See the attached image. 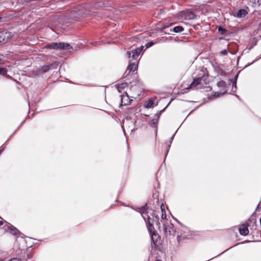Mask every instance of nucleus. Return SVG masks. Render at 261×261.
<instances>
[{"label":"nucleus","instance_id":"4468645a","mask_svg":"<svg viewBox=\"0 0 261 261\" xmlns=\"http://www.w3.org/2000/svg\"><path fill=\"white\" fill-rule=\"evenodd\" d=\"M174 135H175V134H174V135H173V136H172V137L169 139V140H168V141L166 142V144H167V145L168 148H167V150H166V154H165V158L166 157V156H167V153H168V151H169V148H170V146H171V143H172V140H173V138H174Z\"/></svg>","mask_w":261,"mask_h":261},{"label":"nucleus","instance_id":"c85d7f7f","mask_svg":"<svg viewBox=\"0 0 261 261\" xmlns=\"http://www.w3.org/2000/svg\"><path fill=\"white\" fill-rule=\"evenodd\" d=\"M161 218L162 219H166V212L165 211V213H162Z\"/></svg>","mask_w":261,"mask_h":261},{"label":"nucleus","instance_id":"5701e85b","mask_svg":"<svg viewBox=\"0 0 261 261\" xmlns=\"http://www.w3.org/2000/svg\"><path fill=\"white\" fill-rule=\"evenodd\" d=\"M104 43H105V42H103V41H95V42L92 43V44L94 46H97V45H101V44H104Z\"/></svg>","mask_w":261,"mask_h":261},{"label":"nucleus","instance_id":"6e6552de","mask_svg":"<svg viewBox=\"0 0 261 261\" xmlns=\"http://www.w3.org/2000/svg\"><path fill=\"white\" fill-rule=\"evenodd\" d=\"M181 16L185 20H191L194 19L196 15L192 11H186L181 12Z\"/></svg>","mask_w":261,"mask_h":261},{"label":"nucleus","instance_id":"ddd939ff","mask_svg":"<svg viewBox=\"0 0 261 261\" xmlns=\"http://www.w3.org/2000/svg\"><path fill=\"white\" fill-rule=\"evenodd\" d=\"M8 228L10 230L11 233L13 235H16L19 232V230L12 225L8 226Z\"/></svg>","mask_w":261,"mask_h":261},{"label":"nucleus","instance_id":"a878e982","mask_svg":"<svg viewBox=\"0 0 261 261\" xmlns=\"http://www.w3.org/2000/svg\"><path fill=\"white\" fill-rule=\"evenodd\" d=\"M253 3L258 6L261 5V0H253Z\"/></svg>","mask_w":261,"mask_h":261},{"label":"nucleus","instance_id":"c9c22d12","mask_svg":"<svg viewBox=\"0 0 261 261\" xmlns=\"http://www.w3.org/2000/svg\"><path fill=\"white\" fill-rule=\"evenodd\" d=\"M180 236L179 234L177 235V239L178 240V239L179 238Z\"/></svg>","mask_w":261,"mask_h":261},{"label":"nucleus","instance_id":"412c9836","mask_svg":"<svg viewBox=\"0 0 261 261\" xmlns=\"http://www.w3.org/2000/svg\"><path fill=\"white\" fill-rule=\"evenodd\" d=\"M238 76V75L237 74L234 77V81L233 82V84H232V90H233V88H234L235 90H236V89H237V80Z\"/></svg>","mask_w":261,"mask_h":261},{"label":"nucleus","instance_id":"2eb2a0df","mask_svg":"<svg viewBox=\"0 0 261 261\" xmlns=\"http://www.w3.org/2000/svg\"><path fill=\"white\" fill-rule=\"evenodd\" d=\"M127 86V84L126 83H122L121 84H119L117 85V88L119 93L121 92V90L124 89L125 87Z\"/></svg>","mask_w":261,"mask_h":261},{"label":"nucleus","instance_id":"cd10ccee","mask_svg":"<svg viewBox=\"0 0 261 261\" xmlns=\"http://www.w3.org/2000/svg\"><path fill=\"white\" fill-rule=\"evenodd\" d=\"M154 221L156 222V224L160 227V222L159 221V218L158 216H155V220Z\"/></svg>","mask_w":261,"mask_h":261},{"label":"nucleus","instance_id":"f257e3e1","mask_svg":"<svg viewBox=\"0 0 261 261\" xmlns=\"http://www.w3.org/2000/svg\"><path fill=\"white\" fill-rule=\"evenodd\" d=\"M197 76L193 78V81L189 86L187 89H199L201 88L206 84V80L207 79V72L205 68L197 69L195 72Z\"/></svg>","mask_w":261,"mask_h":261},{"label":"nucleus","instance_id":"f03ea898","mask_svg":"<svg viewBox=\"0 0 261 261\" xmlns=\"http://www.w3.org/2000/svg\"><path fill=\"white\" fill-rule=\"evenodd\" d=\"M45 47L50 49H65L68 50L71 48L69 44L64 42H53L45 46Z\"/></svg>","mask_w":261,"mask_h":261},{"label":"nucleus","instance_id":"0eeeda50","mask_svg":"<svg viewBox=\"0 0 261 261\" xmlns=\"http://www.w3.org/2000/svg\"><path fill=\"white\" fill-rule=\"evenodd\" d=\"M120 97H121V99L119 107L130 104L131 100L126 92H125L123 94H121Z\"/></svg>","mask_w":261,"mask_h":261},{"label":"nucleus","instance_id":"f3484780","mask_svg":"<svg viewBox=\"0 0 261 261\" xmlns=\"http://www.w3.org/2000/svg\"><path fill=\"white\" fill-rule=\"evenodd\" d=\"M50 66H51V65H44L43 67H42L41 69H40V71L41 72H46L47 71H48L50 68Z\"/></svg>","mask_w":261,"mask_h":261},{"label":"nucleus","instance_id":"c756f323","mask_svg":"<svg viewBox=\"0 0 261 261\" xmlns=\"http://www.w3.org/2000/svg\"><path fill=\"white\" fill-rule=\"evenodd\" d=\"M161 212L162 213H165V207H164V205L162 204L161 205Z\"/></svg>","mask_w":261,"mask_h":261},{"label":"nucleus","instance_id":"b1692460","mask_svg":"<svg viewBox=\"0 0 261 261\" xmlns=\"http://www.w3.org/2000/svg\"><path fill=\"white\" fill-rule=\"evenodd\" d=\"M220 54L222 56H226L228 54V51L227 49H223L220 51Z\"/></svg>","mask_w":261,"mask_h":261},{"label":"nucleus","instance_id":"f8f14e48","mask_svg":"<svg viewBox=\"0 0 261 261\" xmlns=\"http://www.w3.org/2000/svg\"><path fill=\"white\" fill-rule=\"evenodd\" d=\"M147 209V204H146L145 205L140 207L139 211H138L139 213L141 214V215L144 220H145V217L147 215L146 211Z\"/></svg>","mask_w":261,"mask_h":261},{"label":"nucleus","instance_id":"7ed1b4c3","mask_svg":"<svg viewBox=\"0 0 261 261\" xmlns=\"http://www.w3.org/2000/svg\"><path fill=\"white\" fill-rule=\"evenodd\" d=\"M144 220L145 221L147 229L149 232H150V235L151 236L152 240L153 243L155 244V242L154 241V237H157V235L156 234L155 229L153 225V220L148 215L147 220L146 221V219Z\"/></svg>","mask_w":261,"mask_h":261},{"label":"nucleus","instance_id":"bb28decb","mask_svg":"<svg viewBox=\"0 0 261 261\" xmlns=\"http://www.w3.org/2000/svg\"><path fill=\"white\" fill-rule=\"evenodd\" d=\"M154 43L152 41H150L146 44L145 46L146 48H149L153 45Z\"/></svg>","mask_w":261,"mask_h":261},{"label":"nucleus","instance_id":"72a5a7b5","mask_svg":"<svg viewBox=\"0 0 261 261\" xmlns=\"http://www.w3.org/2000/svg\"><path fill=\"white\" fill-rule=\"evenodd\" d=\"M0 218L1 219V220H0V226H1L3 224V219L2 218Z\"/></svg>","mask_w":261,"mask_h":261},{"label":"nucleus","instance_id":"58836bf2","mask_svg":"<svg viewBox=\"0 0 261 261\" xmlns=\"http://www.w3.org/2000/svg\"><path fill=\"white\" fill-rule=\"evenodd\" d=\"M164 110H162L161 111V113L163 112L164 111Z\"/></svg>","mask_w":261,"mask_h":261},{"label":"nucleus","instance_id":"1a4fd4ad","mask_svg":"<svg viewBox=\"0 0 261 261\" xmlns=\"http://www.w3.org/2000/svg\"><path fill=\"white\" fill-rule=\"evenodd\" d=\"M10 33L7 31L0 32V43H5L10 39Z\"/></svg>","mask_w":261,"mask_h":261},{"label":"nucleus","instance_id":"7c9ffc66","mask_svg":"<svg viewBox=\"0 0 261 261\" xmlns=\"http://www.w3.org/2000/svg\"><path fill=\"white\" fill-rule=\"evenodd\" d=\"M9 261H21V260L17 258H13L9 260Z\"/></svg>","mask_w":261,"mask_h":261},{"label":"nucleus","instance_id":"aec40b11","mask_svg":"<svg viewBox=\"0 0 261 261\" xmlns=\"http://www.w3.org/2000/svg\"><path fill=\"white\" fill-rule=\"evenodd\" d=\"M7 73V70L6 68L4 67H0V74L5 75Z\"/></svg>","mask_w":261,"mask_h":261},{"label":"nucleus","instance_id":"9b49d317","mask_svg":"<svg viewBox=\"0 0 261 261\" xmlns=\"http://www.w3.org/2000/svg\"><path fill=\"white\" fill-rule=\"evenodd\" d=\"M247 14L248 12L246 10L241 9L238 11L237 14L234 16L238 18H243L245 17Z\"/></svg>","mask_w":261,"mask_h":261},{"label":"nucleus","instance_id":"4be33fe9","mask_svg":"<svg viewBox=\"0 0 261 261\" xmlns=\"http://www.w3.org/2000/svg\"><path fill=\"white\" fill-rule=\"evenodd\" d=\"M218 31L221 34H224L226 32V30L225 29H224V28H222L221 27H219V28H218Z\"/></svg>","mask_w":261,"mask_h":261},{"label":"nucleus","instance_id":"6ab92c4d","mask_svg":"<svg viewBox=\"0 0 261 261\" xmlns=\"http://www.w3.org/2000/svg\"><path fill=\"white\" fill-rule=\"evenodd\" d=\"M217 86L219 87H223L224 88L226 86V83L224 81H220L217 83Z\"/></svg>","mask_w":261,"mask_h":261},{"label":"nucleus","instance_id":"4c0bfd02","mask_svg":"<svg viewBox=\"0 0 261 261\" xmlns=\"http://www.w3.org/2000/svg\"><path fill=\"white\" fill-rule=\"evenodd\" d=\"M155 261H162L161 260H160V259H156V260Z\"/></svg>","mask_w":261,"mask_h":261},{"label":"nucleus","instance_id":"2f4dec72","mask_svg":"<svg viewBox=\"0 0 261 261\" xmlns=\"http://www.w3.org/2000/svg\"><path fill=\"white\" fill-rule=\"evenodd\" d=\"M259 208H261V201H260L259 202V203L258 204L257 207H256V211H258V209Z\"/></svg>","mask_w":261,"mask_h":261},{"label":"nucleus","instance_id":"423d86ee","mask_svg":"<svg viewBox=\"0 0 261 261\" xmlns=\"http://www.w3.org/2000/svg\"><path fill=\"white\" fill-rule=\"evenodd\" d=\"M164 231L167 236L171 235L174 236L176 233L174 225L172 223H170L169 225L164 224Z\"/></svg>","mask_w":261,"mask_h":261},{"label":"nucleus","instance_id":"a211bd4d","mask_svg":"<svg viewBox=\"0 0 261 261\" xmlns=\"http://www.w3.org/2000/svg\"><path fill=\"white\" fill-rule=\"evenodd\" d=\"M153 103V101L151 99H149L145 102L144 106L147 108H150L152 107Z\"/></svg>","mask_w":261,"mask_h":261},{"label":"nucleus","instance_id":"39448f33","mask_svg":"<svg viewBox=\"0 0 261 261\" xmlns=\"http://www.w3.org/2000/svg\"><path fill=\"white\" fill-rule=\"evenodd\" d=\"M133 60H130L129 64L123 75V78H126L130 72H134L138 68V61L132 62Z\"/></svg>","mask_w":261,"mask_h":261},{"label":"nucleus","instance_id":"20e7f679","mask_svg":"<svg viewBox=\"0 0 261 261\" xmlns=\"http://www.w3.org/2000/svg\"><path fill=\"white\" fill-rule=\"evenodd\" d=\"M144 48L143 46H141L139 47H138L135 49L132 50L131 51H127V56L128 58L132 59L131 60L133 61H137V59L140 55L141 51Z\"/></svg>","mask_w":261,"mask_h":261},{"label":"nucleus","instance_id":"473e14b6","mask_svg":"<svg viewBox=\"0 0 261 261\" xmlns=\"http://www.w3.org/2000/svg\"><path fill=\"white\" fill-rule=\"evenodd\" d=\"M152 218L153 219L154 221L155 220V216H158L155 212H153L152 214L151 215Z\"/></svg>","mask_w":261,"mask_h":261},{"label":"nucleus","instance_id":"f704fd0d","mask_svg":"<svg viewBox=\"0 0 261 261\" xmlns=\"http://www.w3.org/2000/svg\"><path fill=\"white\" fill-rule=\"evenodd\" d=\"M4 150V148L0 149V154L3 152Z\"/></svg>","mask_w":261,"mask_h":261},{"label":"nucleus","instance_id":"e433bc0d","mask_svg":"<svg viewBox=\"0 0 261 261\" xmlns=\"http://www.w3.org/2000/svg\"><path fill=\"white\" fill-rule=\"evenodd\" d=\"M260 225H261V218L259 219Z\"/></svg>","mask_w":261,"mask_h":261},{"label":"nucleus","instance_id":"393cba45","mask_svg":"<svg viewBox=\"0 0 261 261\" xmlns=\"http://www.w3.org/2000/svg\"><path fill=\"white\" fill-rule=\"evenodd\" d=\"M157 120L156 121H154V120H152L150 123V125L151 127H156V123H157Z\"/></svg>","mask_w":261,"mask_h":261},{"label":"nucleus","instance_id":"9d476101","mask_svg":"<svg viewBox=\"0 0 261 261\" xmlns=\"http://www.w3.org/2000/svg\"><path fill=\"white\" fill-rule=\"evenodd\" d=\"M248 224H244L242 225V227H240L239 229V231L240 233L242 236H247L249 233V230L248 229Z\"/></svg>","mask_w":261,"mask_h":261},{"label":"nucleus","instance_id":"dca6fc26","mask_svg":"<svg viewBox=\"0 0 261 261\" xmlns=\"http://www.w3.org/2000/svg\"><path fill=\"white\" fill-rule=\"evenodd\" d=\"M184 30V28L180 25L174 27L173 29V32L176 33L182 32Z\"/></svg>","mask_w":261,"mask_h":261}]
</instances>
